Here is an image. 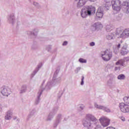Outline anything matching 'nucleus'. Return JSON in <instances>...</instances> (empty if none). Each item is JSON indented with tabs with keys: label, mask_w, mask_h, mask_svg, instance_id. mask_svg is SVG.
Returning <instances> with one entry per match:
<instances>
[{
	"label": "nucleus",
	"mask_w": 129,
	"mask_h": 129,
	"mask_svg": "<svg viewBox=\"0 0 129 129\" xmlns=\"http://www.w3.org/2000/svg\"><path fill=\"white\" fill-rule=\"evenodd\" d=\"M83 125L87 129H102L97 118L91 113L86 115L84 119L83 120Z\"/></svg>",
	"instance_id": "f257e3e1"
},
{
	"label": "nucleus",
	"mask_w": 129,
	"mask_h": 129,
	"mask_svg": "<svg viewBox=\"0 0 129 129\" xmlns=\"http://www.w3.org/2000/svg\"><path fill=\"white\" fill-rule=\"evenodd\" d=\"M105 6L106 8L111 7L114 11V13L117 14L121 10V2L120 0H105Z\"/></svg>",
	"instance_id": "f03ea898"
},
{
	"label": "nucleus",
	"mask_w": 129,
	"mask_h": 129,
	"mask_svg": "<svg viewBox=\"0 0 129 129\" xmlns=\"http://www.w3.org/2000/svg\"><path fill=\"white\" fill-rule=\"evenodd\" d=\"M61 77L58 76V71H56L52 78V81H49L44 88L45 90H50L53 86H55L56 84H59L61 82Z\"/></svg>",
	"instance_id": "7ed1b4c3"
},
{
	"label": "nucleus",
	"mask_w": 129,
	"mask_h": 129,
	"mask_svg": "<svg viewBox=\"0 0 129 129\" xmlns=\"http://www.w3.org/2000/svg\"><path fill=\"white\" fill-rule=\"evenodd\" d=\"M96 10L95 7L92 6H87L86 8L82 9L81 11V16L83 19L87 18V17H90L95 14Z\"/></svg>",
	"instance_id": "20e7f679"
},
{
	"label": "nucleus",
	"mask_w": 129,
	"mask_h": 129,
	"mask_svg": "<svg viewBox=\"0 0 129 129\" xmlns=\"http://www.w3.org/2000/svg\"><path fill=\"white\" fill-rule=\"evenodd\" d=\"M116 36H118L117 38H121V39H125L129 37V29H123L121 28H118L116 29Z\"/></svg>",
	"instance_id": "39448f33"
},
{
	"label": "nucleus",
	"mask_w": 129,
	"mask_h": 129,
	"mask_svg": "<svg viewBox=\"0 0 129 129\" xmlns=\"http://www.w3.org/2000/svg\"><path fill=\"white\" fill-rule=\"evenodd\" d=\"M99 121L102 126H103V127L108 126V125L110 123V119L105 116H101L99 118Z\"/></svg>",
	"instance_id": "423d86ee"
},
{
	"label": "nucleus",
	"mask_w": 129,
	"mask_h": 129,
	"mask_svg": "<svg viewBox=\"0 0 129 129\" xmlns=\"http://www.w3.org/2000/svg\"><path fill=\"white\" fill-rule=\"evenodd\" d=\"M118 107L123 113H128L129 112V105L124 103L121 102L118 105Z\"/></svg>",
	"instance_id": "0eeeda50"
},
{
	"label": "nucleus",
	"mask_w": 129,
	"mask_h": 129,
	"mask_svg": "<svg viewBox=\"0 0 129 129\" xmlns=\"http://www.w3.org/2000/svg\"><path fill=\"white\" fill-rule=\"evenodd\" d=\"M101 57L104 61H109L112 57V54L108 50L102 52Z\"/></svg>",
	"instance_id": "6e6552de"
},
{
	"label": "nucleus",
	"mask_w": 129,
	"mask_h": 129,
	"mask_svg": "<svg viewBox=\"0 0 129 129\" xmlns=\"http://www.w3.org/2000/svg\"><path fill=\"white\" fill-rule=\"evenodd\" d=\"M45 88H44L43 87V84L41 86L38 92V96H37V99L35 101V104H38L39 102H40V100H41L40 97H41V95L42 94V92H43V91H44Z\"/></svg>",
	"instance_id": "1a4fd4ad"
},
{
	"label": "nucleus",
	"mask_w": 129,
	"mask_h": 129,
	"mask_svg": "<svg viewBox=\"0 0 129 129\" xmlns=\"http://www.w3.org/2000/svg\"><path fill=\"white\" fill-rule=\"evenodd\" d=\"M39 33V29L34 28L32 31H27L26 32L27 35L31 37V36H37Z\"/></svg>",
	"instance_id": "9d476101"
},
{
	"label": "nucleus",
	"mask_w": 129,
	"mask_h": 129,
	"mask_svg": "<svg viewBox=\"0 0 129 129\" xmlns=\"http://www.w3.org/2000/svg\"><path fill=\"white\" fill-rule=\"evenodd\" d=\"M92 27L93 28H94L95 31H99V30H101V29L103 28L102 24H101V23L100 22H97L94 23L93 24Z\"/></svg>",
	"instance_id": "9b49d317"
},
{
	"label": "nucleus",
	"mask_w": 129,
	"mask_h": 129,
	"mask_svg": "<svg viewBox=\"0 0 129 129\" xmlns=\"http://www.w3.org/2000/svg\"><path fill=\"white\" fill-rule=\"evenodd\" d=\"M123 7V11L126 14L129 13V3L127 2H124L122 4Z\"/></svg>",
	"instance_id": "f8f14e48"
},
{
	"label": "nucleus",
	"mask_w": 129,
	"mask_h": 129,
	"mask_svg": "<svg viewBox=\"0 0 129 129\" xmlns=\"http://www.w3.org/2000/svg\"><path fill=\"white\" fill-rule=\"evenodd\" d=\"M96 17L98 19H101L103 17V9L99 8L97 11Z\"/></svg>",
	"instance_id": "ddd939ff"
},
{
	"label": "nucleus",
	"mask_w": 129,
	"mask_h": 129,
	"mask_svg": "<svg viewBox=\"0 0 129 129\" xmlns=\"http://www.w3.org/2000/svg\"><path fill=\"white\" fill-rule=\"evenodd\" d=\"M1 92L3 95H4L5 96H9V94H10V90L8 88L2 87L1 88Z\"/></svg>",
	"instance_id": "4468645a"
},
{
	"label": "nucleus",
	"mask_w": 129,
	"mask_h": 129,
	"mask_svg": "<svg viewBox=\"0 0 129 129\" xmlns=\"http://www.w3.org/2000/svg\"><path fill=\"white\" fill-rule=\"evenodd\" d=\"M127 46L126 45H123L120 51V53L122 56L127 55V54L128 53V50H127Z\"/></svg>",
	"instance_id": "2eb2a0df"
},
{
	"label": "nucleus",
	"mask_w": 129,
	"mask_h": 129,
	"mask_svg": "<svg viewBox=\"0 0 129 129\" xmlns=\"http://www.w3.org/2000/svg\"><path fill=\"white\" fill-rule=\"evenodd\" d=\"M6 120H10L13 118V111L9 110L7 111L5 117Z\"/></svg>",
	"instance_id": "dca6fc26"
},
{
	"label": "nucleus",
	"mask_w": 129,
	"mask_h": 129,
	"mask_svg": "<svg viewBox=\"0 0 129 129\" xmlns=\"http://www.w3.org/2000/svg\"><path fill=\"white\" fill-rule=\"evenodd\" d=\"M115 65L125 67V60L123 59H119L115 62Z\"/></svg>",
	"instance_id": "f3484780"
},
{
	"label": "nucleus",
	"mask_w": 129,
	"mask_h": 129,
	"mask_svg": "<svg viewBox=\"0 0 129 129\" xmlns=\"http://www.w3.org/2000/svg\"><path fill=\"white\" fill-rule=\"evenodd\" d=\"M8 22L10 23V24H15V22H16V19L15 18V14H12L11 15H10V16H9V18H8Z\"/></svg>",
	"instance_id": "a211bd4d"
},
{
	"label": "nucleus",
	"mask_w": 129,
	"mask_h": 129,
	"mask_svg": "<svg viewBox=\"0 0 129 129\" xmlns=\"http://www.w3.org/2000/svg\"><path fill=\"white\" fill-rule=\"evenodd\" d=\"M122 42H119L116 44L115 46L113 47L114 52L116 54L118 52H119V49H120V46H121Z\"/></svg>",
	"instance_id": "6ab92c4d"
},
{
	"label": "nucleus",
	"mask_w": 129,
	"mask_h": 129,
	"mask_svg": "<svg viewBox=\"0 0 129 129\" xmlns=\"http://www.w3.org/2000/svg\"><path fill=\"white\" fill-rule=\"evenodd\" d=\"M87 0H79L77 4L78 8H81L86 4Z\"/></svg>",
	"instance_id": "aec40b11"
},
{
	"label": "nucleus",
	"mask_w": 129,
	"mask_h": 129,
	"mask_svg": "<svg viewBox=\"0 0 129 129\" xmlns=\"http://www.w3.org/2000/svg\"><path fill=\"white\" fill-rule=\"evenodd\" d=\"M94 106L95 108H97V109H100L101 110H102V109L104 108V107H103V105H98V104H97V103L96 102H95L94 103Z\"/></svg>",
	"instance_id": "412c9836"
},
{
	"label": "nucleus",
	"mask_w": 129,
	"mask_h": 129,
	"mask_svg": "<svg viewBox=\"0 0 129 129\" xmlns=\"http://www.w3.org/2000/svg\"><path fill=\"white\" fill-rule=\"evenodd\" d=\"M106 38L107 40H112L114 39V33H110L106 35Z\"/></svg>",
	"instance_id": "4be33fe9"
},
{
	"label": "nucleus",
	"mask_w": 129,
	"mask_h": 129,
	"mask_svg": "<svg viewBox=\"0 0 129 129\" xmlns=\"http://www.w3.org/2000/svg\"><path fill=\"white\" fill-rule=\"evenodd\" d=\"M54 115H55V114L53 113V112H50L47 118L46 119V120L47 121H49L50 120H52V119L53 117H54Z\"/></svg>",
	"instance_id": "5701e85b"
},
{
	"label": "nucleus",
	"mask_w": 129,
	"mask_h": 129,
	"mask_svg": "<svg viewBox=\"0 0 129 129\" xmlns=\"http://www.w3.org/2000/svg\"><path fill=\"white\" fill-rule=\"evenodd\" d=\"M32 5L35 7L36 9H41V5L39 3L36 1H33L32 2Z\"/></svg>",
	"instance_id": "b1692460"
},
{
	"label": "nucleus",
	"mask_w": 129,
	"mask_h": 129,
	"mask_svg": "<svg viewBox=\"0 0 129 129\" xmlns=\"http://www.w3.org/2000/svg\"><path fill=\"white\" fill-rule=\"evenodd\" d=\"M41 67H42V64H40L37 66L36 69L34 71L33 73H32L33 76H34L36 75V74H37V72H38V71H39V70H40V68H41Z\"/></svg>",
	"instance_id": "393cba45"
},
{
	"label": "nucleus",
	"mask_w": 129,
	"mask_h": 129,
	"mask_svg": "<svg viewBox=\"0 0 129 129\" xmlns=\"http://www.w3.org/2000/svg\"><path fill=\"white\" fill-rule=\"evenodd\" d=\"M123 101H124L125 103H126V104H128V105H129V96L128 95L124 96L123 97Z\"/></svg>",
	"instance_id": "a878e982"
},
{
	"label": "nucleus",
	"mask_w": 129,
	"mask_h": 129,
	"mask_svg": "<svg viewBox=\"0 0 129 129\" xmlns=\"http://www.w3.org/2000/svg\"><path fill=\"white\" fill-rule=\"evenodd\" d=\"M117 117L118 118H119V119H120V120H121V121H123V122H124V121H125L126 120L125 117L123 115H120L119 114L117 115Z\"/></svg>",
	"instance_id": "bb28decb"
},
{
	"label": "nucleus",
	"mask_w": 129,
	"mask_h": 129,
	"mask_svg": "<svg viewBox=\"0 0 129 129\" xmlns=\"http://www.w3.org/2000/svg\"><path fill=\"white\" fill-rule=\"evenodd\" d=\"M117 79L118 80H124V79H125V76L123 74L119 75L117 76Z\"/></svg>",
	"instance_id": "cd10ccee"
},
{
	"label": "nucleus",
	"mask_w": 129,
	"mask_h": 129,
	"mask_svg": "<svg viewBox=\"0 0 129 129\" xmlns=\"http://www.w3.org/2000/svg\"><path fill=\"white\" fill-rule=\"evenodd\" d=\"M113 28L111 27V25H107L106 26V31L107 32H111L112 31Z\"/></svg>",
	"instance_id": "c85d7f7f"
},
{
	"label": "nucleus",
	"mask_w": 129,
	"mask_h": 129,
	"mask_svg": "<svg viewBox=\"0 0 129 129\" xmlns=\"http://www.w3.org/2000/svg\"><path fill=\"white\" fill-rule=\"evenodd\" d=\"M26 88H27V86L26 85L22 86V89L20 90V93H24V92H25Z\"/></svg>",
	"instance_id": "c756f323"
},
{
	"label": "nucleus",
	"mask_w": 129,
	"mask_h": 129,
	"mask_svg": "<svg viewBox=\"0 0 129 129\" xmlns=\"http://www.w3.org/2000/svg\"><path fill=\"white\" fill-rule=\"evenodd\" d=\"M104 109H102V110H104L106 112H111L110 108L106 107L105 106H103Z\"/></svg>",
	"instance_id": "7c9ffc66"
},
{
	"label": "nucleus",
	"mask_w": 129,
	"mask_h": 129,
	"mask_svg": "<svg viewBox=\"0 0 129 129\" xmlns=\"http://www.w3.org/2000/svg\"><path fill=\"white\" fill-rule=\"evenodd\" d=\"M79 62H80V63H87V60L84 58H80L79 59Z\"/></svg>",
	"instance_id": "2f4dec72"
},
{
	"label": "nucleus",
	"mask_w": 129,
	"mask_h": 129,
	"mask_svg": "<svg viewBox=\"0 0 129 129\" xmlns=\"http://www.w3.org/2000/svg\"><path fill=\"white\" fill-rule=\"evenodd\" d=\"M113 84V81L112 80L110 79L107 82V85L108 86H110L111 85H112Z\"/></svg>",
	"instance_id": "473e14b6"
},
{
	"label": "nucleus",
	"mask_w": 129,
	"mask_h": 129,
	"mask_svg": "<svg viewBox=\"0 0 129 129\" xmlns=\"http://www.w3.org/2000/svg\"><path fill=\"white\" fill-rule=\"evenodd\" d=\"M58 120H56V123H59L60 121L62 119V115L59 114L57 116Z\"/></svg>",
	"instance_id": "72a5a7b5"
},
{
	"label": "nucleus",
	"mask_w": 129,
	"mask_h": 129,
	"mask_svg": "<svg viewBox=\"0 0 129 129\" xmlns=\"http://www.w3.org/2000/svg\"><path fill=\"white\" fill-rule=\"evenodd\" d=\"M58 108L57 107H55L54 108H53L51 112L54 113V114H55V113H56L57 112V111H58Z\"/></svg>",
	"instance_id": "f704fd0d"
},
{
	"label": "nucleus",
	"mask_w": 129,
	"mask_h": 129,
	"mask_svg": "<svg viewBox=\"0 0 129 129\" xmlns=\"http://www.w3.org/2000/svg\"><path fill=\"white\" fill-rule=\"evenodd\" d=\"M120 71V67H115L114 68V71L116 72H119Z\"/></svg>",
	"instance_id": "c9c22d12"
},
{
	"label": "nucleus",
	"mask_w": 129,
	"mask_h": 129,
	"mask_svg": "<svg viewBox=\"0 0 129 129\" xmlns=\"http://www.w3.org/2000/svg\"><path fill=\"white\" fill-rule=\"evenodd\" d=\"M81 69V68L80 67L77 68L75 70V73H76V74L78 73L79 72V71H80Z\"/></svg>",
	"instance_id": "e433bc0d"
},
{
	"label": "nucleus",
	"mask_w": 129,
	"mask_h": 129,
	"mask_svg": "<svg viewBox=\"0 0 129 129\" xmlns=\"http://www.w3.org/2000/svg\"><path fill=\"white\" fill-rule=\"evenodd\" d=\"M79 108H80V109L83 110V109H84V108L85 107V106L83 104H81L79 105Z\"/></svg>",
	"instance_id": "4c0bfd02"
},
{
	"label": "nucleus",
	"mask_w": 129,
	"mask_h": 129,
	"mask_svg": "<svg viewBox=\"0 0 129 129\" xmlns=\"http://www.w3.org/2000/svg\"><path fill=\"white\" fill-rule=\"evenodd\" d=\"M81 85H84V77H83V76L82 77Z\"/></svg>",
	"instance_id": "58836bf2"
},
{
	"label": "nucleus",
	"mask_w": 129,
	"mask_h": 129,
	"mask_svg": "<svg viewBox=\"0 0 129 129\" xmlns=\"http://www.w3.org/2000/svg\"><path fill=\"white\" fill-rule=\"evenodd\" d=\"M90 46H91V47H93V46H95V42H90Z\"/></svg>",
	"instance_id": "ea45409f"
},
{
	"label": "nucleus",
	"mask_w": 129,
	"mask_h": 129,
	"mask_svg": "<svg viewBox=\"0 0 129 129\" xmlns=\"http://www.w3.org/2000/svg\"><path fill=\"white\" fill-rule=\"evenodd\" d=\"M116 19H117V21H120V20H121V15L117 16L116 17Z\"/></svg>",
	"instance_id": "a19ab883"
},
{
	"label": "nucleus",
	"mask_w": 129,
	"mask_h": 129,
	"mask_svg": "<svg viewBox=\"0 0 129 129\" xmlns=\"http://www.w3.org/2000/svg\"><path fill=\"white\" fill-rule=\"evenodd\" d=\"M68 45V41H64L62 43V46H67Z\"/></svg>",
	"instance_id": "79ce46f5"
},
{
	"label": "nucleus",
	"mask_w": 129,
	"mask_h": 129,
	"mask_svg": "<svg viewBox=\"0 0 129 129\" xmlns=\"http://www.w3.org/2000/svg\"><path fill=\"white\" fill-rule=\"evenodd\" d=\"M106 129H116V128L113 126H108Z\"/></svg>",
	"instance_id": "37998d69"
},
{
	"label": "nucleus",
	"mask_w": 129,
	"mask_h": 129,
	"mask_svg": "<svg viewBox=\"0 0 129 129\" xmlns=\"http://www.w3.org/2000/svg\"><path fill=\"white\" fill-rule=\"evenodd\" d=\"M125 61L129 62V57H127L125 58Z\"/></svg>",
	"instance_id": "c03bdc74"
},
{
	"label": "nucleus",
	"mask_w": 129,
	"mask_h": 129,
	"mask_svg": "<svg viewBox=\"0 0 129 129\" xmlns=\"http://www.w3.org/2000/svg\"><path fill=\"white\" fill-rule=\"evenodd\" d=\"M90 2H96L97 0H89Z\"/></svg>",
	"instance_id": "a18cd8bd"
},
{
	"label": "nucleus",
	"mask_w": 129,
	"mask_h": 129,
	"mask_svg": "<svg viewBox=\"0 0 129 129\" xmlns=\"http://www.w3.org/2000/svg\"><path fill=\"white\" fill-rule=\"evenodd\" d=\"M93 107V106H89V108H92Z\"/></svg>",
	"instance_id": "49530a36"
},
{
	"label": "nucleus",
	"mask_w": 129,
	"mask_h": 129,
	"mask_svg": "<svg viewBox=\"0 0 129 129\" xmlns=\"http://www.w3.org/2000/svg\"><path fill=\"white\" fill-rule=\"evenodd\" d=\"M62 92L60 93V96H62Z\"/></svg>",
	"instance_id": "de8ad7c7"
},
{
	"label": "nucleus",
	"mask_w": 129,
	"mask_h": 129,
	"mask_svg": "<svg viewBox=\"0 0 129 129\" xmlns=\"http://www.w3.org/2000/svg\"><path fill=\"white\" fill-rule=\"evenodd\" d=\"M99 103H102V102H101V101L99 102Z\"/></svg>",
	"instance_id": "09e8293b"
},
{
	"label": "nucleus",
	"mask_w": 129,
	"mask_h": 129,
	"mask_svg": "<svg viewBox=\"0 0 129 129\" xmlns=\"http://www.w3.org/2000/svg\"><path fill=\"white\" fill-rule=\"evenodd\" d=\"M128 122H129V119L128 120Z\"/></svg>",
	"instance_id": "8fccbe9b"
}]
</instances>
